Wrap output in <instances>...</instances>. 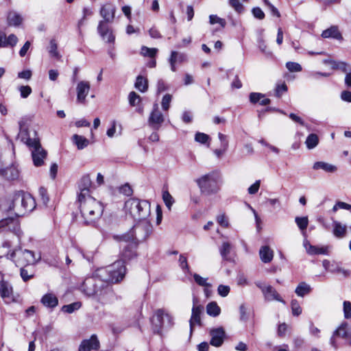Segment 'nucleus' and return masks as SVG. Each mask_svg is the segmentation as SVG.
<instances>
[{
	"instance_id": "obj_53",
	"label": "nucleus",
	"mask_w": 351,
	"mask_h": 351,
	"mask_svg": "<svg viewBox=\"0 0 351 351\" xmlns=\"http://www.w3.org/2000/svg\"><path fill=\"white\" fill-rule=\"evenodd\" d=\"M230 291L229 286L220 285L217 288V292L221 297H226Z\"/></svg>"
},
{
	"instance_id": "obj_8",
	"label": "nucleus",
	"mask_w": 351,
	"mask_h": 351,
	"mask_svg": "<svg viewBox=\"0 0 351 351\" xmlns=\"http://www.w3.org/2000/svg\"><path fill=\"white\" fill-rule=\"evenodd\" d=\"M80 289L87 296L97 295L100 300H104L105 294H113L112 288L108 286L106 287L104 291L99 290L97 281L93 278H86L81 285Z\"/></svg>"
},
{
	"instance_id": "obj_52",
	"label": "nucleus",
	"mask_w": 351,
	"mask_h": 351,
	"mask_svg": "<svg viewBox=\"0 0 351 351\" xmlns=\"http://www.w3.org/2000/svg\"><path fill=\"white\" fill-rule=\"evenodd\" d=\"M20 95L22 98H27L32 93V88L29 86H21L19 87Z\"/></svg>"
},
{
	"instance_id": "obj_32",
	"label": "nucleus",
	"mask_w": 351,
	"mask_h": 351,
	"mask_svg": "<svg viewBox=\"0 0 351 351\" xmlns=\"http://www.w3.org/2000/svg\"><path fill=\"white\" fill-rule=\"evenodd\" d=\"M0 173L4 175L8 179L15 180L18 178L19 173L17 169L14 167L2 169L1 168Z\"/></svg>"
},
{
	"instance_id": "obj_41",
	"label": "nucleus",
	"mask_w": 351,
	"mask_h": 351,
	"mask_svg": "<svg viewBox=\"0 0 351 351\" xmlns=\"http://www.w3.org/2000/svg\"><path fill=\"white\" fill-rule=\"evenodd\" d=\"M162 199L168 209L171 210V206L174 203V199L168 191H164L162 192Z\"/></svg>"
},
{
	"instance_id": "obj_17",
	"label": "nucleus",
	"mask_w": 351,
	"mask_h": 351,
	"mask_svg": "<svg viewBox=\"0 0 351 351\" xmlns=\"http://www.w3.org/2000/svg\"><path fill=\"white\" fill-rule=\"evenodd\" d=\"M90 88V84L88 81H80L76 86L77 101L84 104L86 103V97L88 95Z\"/></svg>"
},
{
	"instance_id": "obj_25",
	"label": "nucleus",
	"mask_w": 351,
	"mask_h": 351,
	"mask_svg": "<svg viewBox=\"0 0 351 351\" xmlns=\"http://www.w3.org/2000/svg\"><path fill=\"white\" fill-rule=\"evenodd\" d=\"M332 233L335 237L341 239L346 236L347 232V226L346 225L334 220L332 221Z\"/></svg>"
},
{
	"instance_id": "obj_7",
	"label": "nucleus",
	"mask_w": 351,
	"mask_h": 351,
	"mask_svg": "<svg viewBox=\"0 0 351 351\" xmlns=\"http://www.w3.org/2000/svg\"><path fill=\"white\" fill-rule=\"evenodd\" d=\"M202 193L210 195L216 193L220 189L221 178L219 173L211 172L197 180Z\"/></svg>"
},
{
	"instance_id": "obj_27",
	"label": "nucleus",
	"mask_w": 351,
	"mask_h": 351,
	"mask_svg": "<svg viewBox=\"0 0 351 351\" xmlns=\"http://www.w3.org/2000/svg\"><path fill=\"white\" fill-rule=\"evenodd\" d=\"M313 169L314 170L322 169L326 173H335L337 170V167L335 165L324 161L315 162L313 165Z\"/></svg>"
},
{
	"instance_id": "obj_3",
	"label": "nucleus",
	"mask_w": 351,
	"mask_h": 351,
	"mask_svg": "<svg viewBox=\"0 0 351 351\" xmlns=\"http://www.w3.org/2000/svg\"><path fill=\"white\" fill-rule=\"evenodd\" d=\"M20 136L31 149L32 156L34 165L40 167L44 163V160L47 156V152L41 147L40 141L38 138H30L27 136V130L23 128L21 122H19Z\"/></svg>"
},
{
	"instance_id": "obj_62",
	"label": "nucleus",
	"mask_w": 351,
	"mask_h": 351,
	"mask_svg": "<svg viewBox=\"0 0 351 351\" xmlns=\"http://www.w3.org/2000/svg\"><path fill=\"white\" fill-rule=\"evenodd\" d=\"M239 311H240L241 320L244 321V322L247 321L248 319L249 315L247 312L246 307L244 305H241V306L239 308Z\"/></svg>"
},
{
	"instance_id": "obj_33",
	"label": "nucleus",
	"mask_w": 351,
	"mask_h": 351,
	"mask_svg": "<svg viewBox=\"0 0 351 351\" xmlns=\"http://www.w3.org/2000/svg\"><path fill=\"white\" fill-rule=\"evenodd\" d=\"M311 291V287L304 282H300L295 289V293L300 296L303 297L309 293Z\"/></svg>"
},
{
	"instance_id": "obj_16",
	"label": "nucleus",
	"mask_w": 351,
	"mask_h": 351,
	"mask_svg": "<svg viewBox=\"0 0 351 351\" xmlns=\"http://www.w3.org/2000/svg\"><path fill=\"white\" fill-rule=\"evenodd\" d=\"M99 12L103 18L101 21H105L106 24L112 23L115 17L116 7L112 3H107L101 7Z\"/></svg>"
},
{
	"instance_id": "obj_22",
	"label": "nucleus",
	"mask_w": 351,
	"mask_h": 351,
	"mask_svg": "<svg viewBox=\"0 0 351 351\" xmlns=\"http://www.w3.org/2000/svg\"><path fill=\"white\" fill-rule=\"evenodd\" d=\"M263 295L267 301L276 300L285 304V300L281 298L276 290L270 285L267 286V289L263 290Z\"/></svg>"
},
{
	"instance_id": "obj_28",
	"label": "nucleus",
	"mask_w": 351,
	"mask_h": 351,
	"mask_svg": "<svg viewBox=\"0 0 351 351\" xmlns=\"http://www.w3.org/2000/svg\"><path fill=\"white\" fill-rule=\"evenodd\" d=\"M332 69L340 70L346 74L351 71V65L343 61H330Z\"/></svg>"
},
{
	"instance_id": "obj_39",
	"label": "nucleus",
	"mask_w": 351,
	"mask_h": 351,
	"mask_svg": "<svg viewBox=\"0 0 351 351\" xmlns=\"http://www.w3.org/2000/svg\"><path fill=\"white\" fill-rule=\"evenodd\" d=\"M232 246L229 242H223L219 248L220 254L223 259L227 260L228 256L229 255Z\"/></svg>"
},
{
	"instance_id": "obj_10",
	"label": "nucleus",
	"mask_w": 351,
	"mask_h": 351,
	"mask_svg": "<svg viewBox=\"0 0 351 351\" xmlns=\"http://www.w3.org/2000/svg\"><path fill=\"white\" fill-rule=\"evenodd\" d=\"M8 258L12 260L17 267L34 264L36 261L34 253L28 250L17 249L13 251Z\"/></svg>"
},
{
	"instance_id": "obj_51",
	"label": "nucleus",
	"mask_w": 351,
	"mask_h": 351,
	"mask_svg": "<svg viewBox=\"0 0 351 351\" xmlns=\"http://www.w3.org/2000/svg\"><path fill=\"white\" fill-rule=\"evenodd\" d=\"M172 99V96L170 94L164 95L162 99L161 105L163 110L167 111L170 107V103Z\"/></svg>"
},
{
	"instance_id": "obj_44",
	"label": "nucleus",
	"mask_w": 351,
	"mask_h": 351,
	"mask_svg": "<svg viewBox=\"0 0 351 351\" xmlns=\"http://www.w3.org/2000/svg\"><path fill=\"white\" fill-rule=\"evenodd\" d=\"M169 58H173L175 60V62L182 63L186 60V55L183 53H178L176 51H173L171 53V56Z\"/></svg>"
},
{
	"instance_id": "obj_26",
	"label": "nucleus",
	"mask_w": 351,
	"mask_h": 351,
	"mask_svg": "<svg viewBox=\"0 0 351 351\" xmlns=\"http://www.w3.org/2000/svg\"><path fill=\"white\" fill-rule=\"evenodd\" d=\"M261 260L265 263H270L274 258V251L267 245L262 246L259 250Z\"/></svg>"
},
{
	"instance_id": "obj_47",
	"label": "nucleus",
	"mask_w": 351,
	"mask_h": 351,
	"mask_svg": "<svg viewBox=\"0 0 351 351\" xmlns=\"http://www.w3.org/2000/svg\"><path fill=\"white\" fill-rule=\"evenodd\" d=\"M128 99L130 104L132 106H137L141 101L140 96L134 91L129 94Z\"/></svg>"
},
{
	"instance_id": "obj_23",
	"label": "nucleus",
	"mask_w": 351,
	"mask_h": 351,
	"mask_svg": "<svg viewBox=\"0 0 351 351\" xmlns=\"http://www.w3.org/2000/svg\"><path fill=\"white\" fill-rule=\"evenodd\" d=\"M304 247L307 253L310 255L315 254H328V247H317L311 245L308 241L304 242Z\"/></svg>"
},
{
	"instance_id": "obj_40",
	"label": "nucleus",
	"mask_w": 351,
	"mask_h": 351,
	"mask_svg": "<svg viewBox=\"0 0 351 351\" xmlns=\"http://www.w3.org/2000/svg\"><path fill=\"white\" fill-rule=\"evenodd\" d=\"M295 221L298 226V228L304 231L306 229L308 224V219L307 217H296L295 219Z\"/></svg>"
},
{
	"instance_id": "obj_57",
	"label": "nucleus",
	"mask_w": 351,
	"mask_h": 351,
	"mask_svg": "<svg viewBox=\"0 0 351 351\" xmlns=\"http://www.w3.org/2000/svg\"><path fill=\"white\" fill-rule=\"evenodd\" d=\"M261 181L256 180L253 184H252L247 189L249 194L254 195L256 194L260 188Z\"/></svg>"
},
{
	"instance_id": "obj_9",
	"label": "nucleus",
	"mask_w": 351,
	"mask_h": 351,
	"mask_svg": "<svg viewBox=\"0 0 351 351\" xmlns=\"http://www.w3.org/2000/svg\"><path fill=\"white\" fill-rule=\"evenodd\" d=\"M154 333L160 335L164 327H171L173 325V317L164 309L156 311L152 319Z\"/></svg>"
},
{
	"instance_id": "obj_43",
	"label": "nucleus",
	"mask_w": 351,
	"mask_h": 351,
	"mask_svg": "<svg viewBox=\"0 0 351 351\" xmlns=\"http://www.w3.org/2000/svg\"><path fill=\"white\" fill-rule=\"evenodd\" d=\"M209 22L211 25L219 24L220 25V27L222 28H223L226 24L225 19H221L215 14L210 15Z\"/></svg>"
},
{
	"instance_id": "obj_21",
	"label": "nucleus",
	"mask_w": 351,
	"mask_h": 351,
	"mask_svg": "<svg viewBox=\"0 0 351 351\" xmlns=\"http://www.w3.org/2000/svg\"><path fill=\"white\" fill-rule=\"evenodd\" d=\"M99 348V341L95 335H93L89 339L82 341L79 351H91L97 350Z\"/></svg>"
},
{
	"instance_id": "obj_63",
	"label": "nucleus",
	"mask_w": 351,
	"mask_h": 351,
	"mask_svg": "<svg viewBox=\"0 0 351 351\" xmlns=\"http://www.w3.org/2000/svg\"><path fill=\"white\" fill-rule=\"evenodd\" d=\"M218 138L220 141L221 147H224V149L228 147V140L226 135L219 132L218 134Z\"/></svg>"
},
{
	"instance_id": "obj_19",
	"label": "nucleus",
	"mask_w": 351,
	"mask_h": 351,
	"mask_svg": "<svg viewBox=\"0 0 351 351\" xmlns=\"http://www.w3.org/2000/svg\"><path fill=\"white\" fill-rule=\"evenodd\" d=\"M203 306L201 305H193L192 308L191 317L189 321L190 324V332H193V330L195 326H201L202 321L200 315L203 311Z\"/></svg>"
},
{
	"instance_id": "obj_45",
	"label": "nucleus",
	"mask_w": 351,
	"mask_h": 351,
	"mask_svg": "<svg viewBox=\"0 0 351 351\" xmlns=\"http://www.w3.org/2000/svg\"><path fill=\"white\" fill-rule=\"evenodd\" d=\"M49 53L51 56L59 58V53L58 51V46L55 40H51L49 47Z\"/></svg>"
},
{
	"instance_id": "obj_24",
	"label": "nucleus",
	"mask_w": 351,
	"mask_h": 351,
	"mask_svg": "<svg viewBox=\"0 0 351 351\" xmlns=\"http://www.w3.org/2000/svg\"><path fill=\"white\" fill-rule=\"evenodd\" d=\"M40 302L45 306L48 308H54L58 304L57 297L52 293L45 294L42 297Z\"/></svg>"
},
{
	"instance_id": "obj_11",
	"label": "nucleus",
	"mask_w": 351,
	"mask_h": 351,
	"mask_svg": "<svg viewBox=\"0 0 351 351\" xmlns=\"http://www.w3.org/2000/svg\"><path fill=\"white\" fill-rule=\"evenodd\" d=\"M116 237L118 238V236ZM119 238L120 239V241L123 242L121 245L122 251L121 252V261L124 263L126 261H130L136 257L137 255L136 248L138 245L136 242L131 241L125 242L121 236L119 237Z\"/></svg>"
},
{
	"instance_id": "obj_4",
	"label": "nucleus",
	"mask_w": 351,
	"mask_h": 351,
	"mask_svg": "<svg viewBox=\"0 0 351 351\" xmlns=\"http://www.w3.org/2000/svg\"><path fill=\"white\" fill-rule=\"evenodd\" d=\"M150 204L146 200L130 198L125 203V210L135 219H145L150 214Z\"/></svg>"
},
{
	"instance_id": "obj_37",
	"label": "nucleus",
	"mask_w": 351,
	"mask_h": 351,
	"mask_svg": "<svg viewBox=\"0 0 351 351\" xmlns=\"http://www.w3.org/2000/svg\"><path fill=\"white\" fill-rule=\"evenodd\" d=\"M158 53V49L156 48H149L145 46H143L141 49V54L143 56L149 57L154 58Z\"/></svg>"
},
{
	"instance_id": "obj_50",
	"label": "nucleus",
	"mask_w": 351,
	"mask_h": 351,
	"mask_svg": "<svg viewBox=\"0 0 351 351\" xmlns=\"http://www.w3.org/2000/svg\"><path fill=\"white\" fill-rule=\"evenodd\" d=\"M292 314L298 316L302 313V308L296 300H293L291 303Z\"/></svg>"
},
{
	"instance_id": "obj_31",
	"label": "nucleus",
	"mask_w": 351,
	"mask_h": 351,
	"mask_svg": "<svg viewBox=\"0 0 351 351\" xmlns=\"http://www.w3.org/2000/svg\"><path fill=\"white\" fill-rule=\"evenodd\" d=\"M72 139L78 149H83L87 147L89 143V141L86 138L78 134H74Z\"/></svg>"
},
{
	"instance_id": "obj_36",
	"label": "nucleus",
	"mask_w": 351,
	"mask_h": 351,
	"mask_svg": "<svg viewBox=\"0 0 351 351\" xmlns=\"http://www.w3.org/2000/svg\"><path fill=\"white\" fill-rule=\"evenodd\" d=\"M135 88L141 92L146 91L147 89V80L141 75H138L135 82Z\"/></svg>"
},
{
	"instance_id": "obj_56",
	"label": "nucleus",
	"mask_w": 351,
	"mask_h": 351,
	"mask_svg": "<svg viewBox=\"0 0 351 351\" xmlns=\"http://www.w3.org/2000/svg\"><path fill=\"white\" fill-rule=\"evenodd\" d=\"M264 97V95L259 93H251L250 94V101L252 104L260 101L261 99Z\"/></svg>"
},
{
	"instance_id": "obj_18",
	"label": "nucleus",
	"mask_w": 351,
	"mask_h": 351,
	"mask_svg": "<svg viewBox=\"0 0 351 351\" xmlns=\"http://www.w3.org/2000/svg\"><path fill=\"white\" fill-rule=\"evenodd\" d=\"M350 330H348L347 324H341L337 330H335L330 339V345L335 348H338L336 338L341 337L343 339H348L350 335Z\"/></svg>"
},
{
	"instance_id": "obj_15",
	"label": "nucleus",
	"mask_w": 351,
	"mask_h": 351,
	"mask_svg": "<svg viewBox=\"0 0 351 351\" xmlns=\"http://www.w3.org/2000/svg\"><path fill=\"white\" fill-rule=\"evenodd\" d=\"M92 185L91 179L89 175H85L82 177L78 182V200L87 198L90 195V188Z\"/></svg>"
},
{
	"instance_id": "obj_58",
	"label": "nucleus",
	"mask_w": 351,
	"mask_h": 351,
	"mask_svg": "<svg viewBox=\"0 0 351 351\" xmlns=\"http://www.w3.org/2000/svg\"><path fill=\"white\" fill-rule=\"evenodd\" d=\"M180 266L182 269H186L187 272L189 273V267L187 263V258L183 254H181L179 258Z\"/></svg>"
},
{
	"instance_id": "obj_46",
	"label": "nucleus",
	"mask_w": 351,
	"mask_h": 351,
	"mask_svg": "<svg viewBox=\"0 0 351 351\" xmlns=\"http://www.w3.org/2000/svg\"><path fill=\"white\" fill-rule=\"evenodd\" d=\"M193 278H194V280L198 285L202 286V287H211V284L207 282V278H204L197 274H195L193 275Z\"/></svg>"
},
{
	"instance_id": "obj_38",
	"label": "nucleus",
	"mask_w": 351,
	"mask_h": 351,
	"mask_svg": "<svg viewBox=\"0 0 351 351\" xmlns=\"http://www.w3.org/2000/svg\"><path fill=\"white\" fill-rule=\"evenodd\" d=\"M82 306L80 302H75L70 304L64 305L62 308V311L64 313H72L75 311L78 310Z\"/></svg>"
},
{
	"instance_id": "obj_49",
	"label": "nucleus",
	"mask_w": 351,
	"mask_h": 351,
	"mask_svg": "<svg viewBox=\"0 0 351 351\" xmlns=\"http://www.w3.org/2000/svg\"><path fill=\"white\" fill-rule=\"evenodd\" d=\"M195 140L199 143L206 144L210 140V137L206 134L197 132L195 135Z\"/></svg>"
},
{
	"instance_id": "obj_54",
	"label": "nucleus",
	"mask_w": 351,
	"mask_h": 351,
	"mask_svg": "<svg viewBox=\"0 0 351 351\" xmlns=\"http://www.w3.org/2000/svg\"><path fill=\"white\" fill-rule=\"evenodd\" d=\"M229 4L239 13H241L243 10V6L239 0H229Z\"/></svg>"
},
{
	"instance_id": "obj_29",
	"label": "nucleus",
	"mask_w": 351,
	"mask_h": 351,
	"mask_svg": "<svg viewBox=\"0 0 351 351\" xmlns=\"http://www.w3.org/2000/svg\"><path fill=\"white\" fill-rule=\"evenodd\" d=\"M322 36L324 38H332L339 39L341 38V34L338 28L335 26H332L330 28L323 31Z\"/></svg>"
},
{
	"instance_id": "obj_55",
	"label": "nucleus",
	"mask_w": 351,
	"mask_h": 351,
	"mask_svg": "<svg viewBox=\"0 0 351 351\" xmlns=\"http://www.w3.org/2000/svg\"><path fill=\"white\" fill-rule=\"evenodd\" d=\"M343 312L346 319L351 318V302L348 301L343 302Z\"/></svg>"
},
{
	"instance_id": "obj_60",
	"label": "nucleus",
	"mask_w": 351,
	"mask_h": 351,
	"mask_svg": "<svg viewBox=\"0 0 351 351\" xmlns=\"http://www.w3.org/2000/svg\"><path fill=\"white\" fill-rule=\"evenodd\" d=\"M252 14L254 15V16L258 19H260V20H262L264 19L265 17V14L264 12H263V10L258 8V7H256V8H254L252 9Z\"/></svg>"
},
{
	"instance_id": "obj_42",
	"label": "nucleus",
	"mask_w": 351,
	"mask_h": 351,
	"mask_svg": "<svg viewBox=\"0 0 351 351\" xmlns=\"http://www.w3.org/2000/svg\"><path fill=\"white\" fill-rule=\"evenodd\" d=\"M11 226L14 228L17 226L12 217L5 218L0 221V229L8 228V230H10Z\"/></svg>"
},
{
	"instance_id": "obj_61",
	"label": "nucleus",
	"mask_w": 351,
	"mask_h": 351,
	"mask_svg": "<svg viewBox=\"0 0 351 351\" xmlns=\"http://www.w3.org/2000/svg\"><path fill=\"white\" fill-rule=\"evenodd\" d=\"M6 40L7 47L10 46L13 47L16 45L18 38L14 34H12L7 38Z\"/></svg>"
},
{
	"instance_id": "obj_34",
	"label": "nucleus",
	"mask_w": 351,
	"mask_h": 351,
	"mask_svg": "<svg viewBox=\"0 0 351 351\" xmlns=\"http://www.w3.org/2000/svg\"><path fill=\"white\" fill-rule=\"evenodd\" d=\"M206 312L209 315L216 317L220 314L221 309L216 302H212L207 304Z\"/></svg>"
},
{
	"instance_id": "obj_35",
	"label": "nucleus",
	"mask_w": 351,
	"mask_h": 351,
	"mask_svg": "<svg viewBox=\"0 0 351 351\" xmlns=\"http://www.w3.org/2000/svg\"><path fill=\"white\" fill-rule=\"evenodd\" d=\"M319 143V138L317 134H309L306 140V145L308 149H312L315 148Z\"/></svg>"
},
{
	"instance_id": "obj_30",
	"label": "nucleus",
	"mask_w": 351,
	"mask_h": 351,
	"mask_svg": "<svg viewBox=\"0 0 351 351\" xmlns=\"http://www.w3.org/2000/svg\"><path fill=\"white\" fill-rule=\"evenodd\" d=\"M23 21V18L19 13L12 11L8 14V22L10 25L18 26Z\"/></svg>"
},
{
	"instance_id": "obj_64",
	"label": "nucleus",
	"mask_w": 351,
	"mask_h": 351,
	"mask_svg": "<svg viewBox=\"0 0 351 351\" xmlns=\"http://www.w3.org/2000/svg\"><path fill=\"white\" fill-rule=\"evenodd\" d=\"M217 221L219 224L223 227L227 228L229 226L228 219L224 215H218L217 217Z\"/></svg>"
},
{
	"instance_id": "obj_13",
	"label": "nucleus",
	"mask_w": 351,
	"mask_h": 351,
	"mask_svg": "<svg viewBox=\"0 0 351 351\" xmlns=\"http://www.w3.org/2000/svg\"><path fill=\"white\" fill-rule=\"evenodd\" d=\"M97 32L106 43L114 44L115 36L112 28L105 21H99L97 26Z\"/></svg>"
},
{
	"instance_id": "obj_12",
	"label": "nucleus",
	"mask_w": 351,
	"mask_h": 351,
	"mask_svg": "<svg viewBox=\"0 0 351 351\" xmlns=\"http://www.w3.org/2000/svg\"><path fill=\"white\" fill-rule=\"evenodd\" d=\"M165 121L162 112L159 110L158 104L154 105L153 110L148 119L149 125L154 130H158Z\"/></svg>"
},
{
	"instance_id": "obj_14",
	"label": "nucleus",
	"mask_w": 351,
	"mask_h": 351,
	"mask_svg": "<svg viewBox=\"0 0 351 351\" xmlns=\"http://www.w3.org/2000/svg\"><path fill=\"white\" fill-rule=\"evenodd\" d=\"M0 295L5 304L16 302L12 285L4 280L0 281Z\"/></svg>"
},
{
	"instance_id": "obj_2",
	"label": "nucleus",
	"mask_w": 351,
	"mask_h": 351,
	"mask_svg": "<svg viewBox=\"0 0 351 351\" xmlns=\"http://www.w3.org/2000/svg\"><path fill=\"white\" fill-rule=\"evenodd\" d=\"M82 217L86 224H92L97 221L102 215L104 206L95 198L88 196L87 198L78 200Z\"/></svg>"
},
{
	"instance_id": "obj_1",
	"label": "nucleus",
	"mask_w": 351,
	"mask_h": 351,
	"mask_svg": "<svg viewBox=\"0 0 351 351\" xmlns=\"http://www.w3.org/2000/svg\"><path fill=\"white\" fill-rule=\"evenodd\" d=\"M2 206L15 217H21L32 212L36 208V202L29 193L18 191L7 197Z\"/></svg>"
},
{
	"instance_id": "obj_48",
	"label": "nucleus",
	"mask_w": 351,
	"mask_h": 351,
	"mask_svg": "<svg viewBox=\"0 0 351 351\" xmlns=\"http://www.w3.org/2000/svg\"><path fill=\"white\" fill-rule=\"evenodd\" d=\"M286 67L290 72H300L302 69L300 64L294 62H287Z\"/></svg>"
},
{
	"instance_id": "obj_20",
	"label": "nucleus",
	"mask_w": 351,
	"mask_h": 351,
	"mask_svg": "<svg viewBox=\"0 0 351 351\" xmlns=\"http://www.w3.org/2000/svg\"><path fill=\"white\" fill-rule=\"evenodd\" d=\"M211 339L210 343L215 347H219L223 342L225 331L222 328L212 329L210 332Z\"/></svg>"
},
{
	"instance_id": "obj_5",
	"label": "nucleus",
	"mask_w": 351,
	"mask_h": 351,
	"mask_svg": "<svg viewBox=\"0 0 351 351\" xmlns=\"http://www.w3.org/2000/svg\"><path fill=\"white\" fill-rule=\"evenodd\" d=\"M125 270L123 261H118L106 268L99 269V276L103 282L117 283L124 278Z\"/></svg>"
},
{
	"instance_id": "obj_6",
	"label": "nucleus",
	"mask_w": 351,
	"mask_h": 351,
	"mask_svg": "<svg viewBox=\"0 0 351 351\" xmlns=\"http://www.w3.org/2000/svg\"><path fill=\"white\" fill-rule=\"evenodd\" d=\"M152 226L151 223L145 219H141V221L134 226L131 231L125 234L121 235V237L123 239L125 242L129 241L139 242L145 241L152 232Z\"/></svg>"
},
{
	"instance_id": "obj_59",
	"label": "nucleus",
	"mask_w": 351,
	"mask_h": 351,
	"mask_svg": "<svg viewBox=\"0 0 351 351\" xmlns=\"http://www.w3.org/2000/svg\"><path fill=\"white\" fill-rule=\"evenodd\" d=\"M287 86L285 83H283L282 84H278V85H277V86L276 88V96L278 97H281L282 94L283 93L287 92Z\"/></svg>"
}]
</instances>
